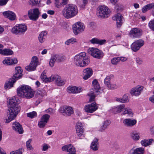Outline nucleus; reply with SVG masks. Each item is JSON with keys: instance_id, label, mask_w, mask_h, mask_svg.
Here are the masks:
<instances>
[{"instance_id": "obj_60", "label": "nucleus", "mask_w": 154, "mask_h": 154, "mask_svg": "<svg viewBox=\"0 0 154 154\" xmlns=\"http://www.w3.org/2000/svg\"><path fill=\"white\" fill-rule=\"evenodd\" d=\"M119 60V62L120 61L124 62L126 61L127 60L126 58L123 57H118Z\"/></svg>"}, {"instance_id": "obj_21", "label": "nucleus", "mask_w": 154, "mask_h": 154, "mask_svg": "<svg viewBox=\"0 0 154 154\" xmlns=\"http://www.w3.org/2000/svg\"><path fill=\"white\" fill-rule=\"evenodd\" d=\"M16 73L13 76L12 79H16L17 80L21 78L22 76L23 70L20 66H18L15 67Z\"/></svg>"}, {"instance_id": "obj_33", "label": "nucleus", "mask_w": 154, "mask_h": 154, "mask_svg": "<svg viewBox=\"0 0 154 154\" xmlns=\"http://www.w3.org/2000/svg\"><path fill=\"white\" fill-rule=\"evenodd\" d=\"M68 0H55L56 6L58 8L63 7L67 3Z\"/></svg>"}, {"instance_id": "obj_62", "label": "nucleus", "mask_w": 154, "mask_h": 154, "mask_svg": "<svg viewBox=\"0 0 154 154\" xmlns=\"http://www.w3.org/2000/svg\"><path fill=\"white\" fill-rule=\"evenodd\" d=\"M149 99L152 103L154 104V95H153L150 97Z\"/></svg>"}, {"instance_id": "obj_43", "label": "nucleus", "mask_w": 154, "mask_h": 154, "mask_svg": "<svg viewBox=\"0 0 154 154\" xmlns=\"http://www.w3.org/2000/svg\"><path fill=\"white\" fill-rule=\"evenodd\" d=\"M46 91L42 89H39L36 91V95L41 97H43L46 95Z\"/></svg>"}, {"instance_id": "obj_19", "label": "nucleus", "mask_w": 154, "mask_h": 154, "mask_svg": "<svg viewBox=\"0 0 154 154\" xmlns=\"http://www.w3.org/2000/svg\"><path fill=\"white\" fill-rule=\"evenodd\" d=\"M113 20H116V21L117 26L118 27H120L123 23V17L120 14H117L115 16L113 17Z\"/></svg>"}, {"instance_id": "obj_46", "label": "nucleus", "mask_w": 154, "mask_h": 154, "mask_svg": "<svg viewBox=\"0 0 154 154\" xmlns=\"http://www.w3.org/2000/svg\"><path fill=\"white\" fill-rule=\"evenodd\" d=\"M119 63L118 57H115L111 60V63L114 65H116Z\"/></svg>"}, {"instance_id": "obj_24", "label": "nucleus", "mask_w": 154, "mask_h": 154, "mask_svg": "<svg viewBox=\"0 0 154 154\" xmlns=\"http://www.w3.org/2000/svg\"><path fill=\"white\" fill-rule=\"evenodd\" d=\"M62 59L61 57L58 55H54L51 57L49 62V65L53 67L54 65L55 61L60 62L61 61Z\"/></svg>"}, {"instance_id": "obj_3", "label": "nucleus", "mask_w": 154, "mask_h": 154, "mask_svg": "<svg viewBox=\"0 0 154 154\" xmlns=\"http://www.w3.org/2000/svg\"><path fill=\"white\" fill-rule=\"evenodd\" d=\"M78 12L77 7L75 5L70 4L64 8L62 13L65 18L69 19L76 15Z\"/></svg>"}, {"instance_id": "obj_20", "label": "nucleus", "mask_w": 154, "mask_h": 154, "mask_svg": "<svg viewBox=\"0 0 154 154\" xmlns=\"http://www.w3.org/2000/svg\"><path fill=\"white\" fill-rule=\"evenodd\" d=\"M12 127L13 130L20 134L23 133V130L22 127L18 122H14Z\"/></svg>"}, {"instance_id": "obj_23", "label": "nucleus", "mask_w": 154, "mask_h": 154, "mask_svg": "<svg viewBox=\"0 0 154 154\" xmlns=\"http://www.w3.org/2000/svg\"><path fill=\"white\" fill-rule=\"evenodd\" d=\"M4 16L11 20H15L16 15L14 13L11 11H7L3 13Z\"/></svg>"}, {"instance_id": "obj_51", "label": "nucleus", "mask_w": 154, "mask_h": 154, "mask_svg": "<svg viewBox=\"0 0 154 154\" xmlns=\"http://www.w3.org/2000/svg\"><path fill=\"white\" fill-rule=\"evenodd\" d=\"M121 99L123 103H127L129 101L128 97L126 94H125L121 98Z\"/></svg>"}, {"instance_id": "obj_11", "label": "nucleus", "mask_w": 154, "mask_h": 154, "mask_svg": "<svg viewBox=\"0 0 154 154\" xmlns=\"http://www.w3.org/2000/svg\"><path fill=\"white\" fill-rule=\"evenodd\" d=\"M142 30L140 28H134L131 30L129 33L130 37L133 38H140L142 35Z\"/></svg>"}, {"instance_id": "obj_49", "label": "nucleus", "mask_w": 154, "mask_h": 154, "mask_svg": "<svg viewBox=\"0 0 154 154\" xmlns=\"http://www.w3.org/2000/svg\"><path fill=\"white\" fill-rule=\"evenodd\" d=\"M32 141V139H30L26 142V146L28 150H32L33 149L32 147L30 144Z\"/></svg>"}, {"instance_id": "obj_5", "label": "nucleus", "mask_w": 154, "mask_h": 154, "mask_svg": "<svg viewBox=\"0 0 154 154\" xmlns=\"http://www.w3.org/2000/svg\"><path fill=\"white\" fill-rule=\"evenodd\" d=\"M27 26L23 23L17 24L11 29L12 33L16 35H21L24 33L27 30Z\"/></svg>"}, {"instance_id": "obj_35", "label": "nucleus", "mask_w": 154, "mask_h": 154, "mask_svg": "<svg viewBox=\"0 0 154 154\" xmlns=\"http://www.w3.org/2000/svg\"><path fill=\"white\" fill-rule=\"evenodd\" d=\"M13 51L11 49L5 48L0 49V54L4 55H10L12 54Z\"/></svg>"}, {"instance_id": "obj_48", "label": "nucleus", "mask_w": 154, "mask_h": 154, "mask_svg": "<svg viewBox=\"0 0 154 154\" xmlns=\"http://www.w3.org/2000/svg\"><path fill=\"white\" fill-rule=\"evenodd\" d=\"M27 116L31 119L37 116V113L35 111H33L27 113Z\"/></svg>"}, {"instance_id": "obj_22", "label": "nucleus", "mask_w": 154, "mask_h": 154, "mask_svg": "<svg viewBox=\"0 0 154 154\" xmlns=\"http://www.w3.org/2000/svg\"><path fill=\"white\" fill-rule=\"evenodd\" d=\"M51 81H55L57 85L58 86H61L64 84V82L62 80L60 76L58 75H52Z\"/></svg>"}, {"instance_id": "obj_12", "label": "nucleus", "mask_w": 154, "mask_h": 154, "mask_svg": "<svg viewBox=\"0 0 154 154\" xmlns=\"http://www.w3.org/2000/svg\"><path fill=\"white\" fill-rule=\"evenodd\" d=\"M144 43V41L141 39L137 40L132 44L131 48L133 51H137L143 45Z\"/></svg>"}, {"instance_id": "obj_6", "label": "nucleus", "mask_w": 154, "mask_h": 154, "mask_svg": "<svg viewBox=\"0 0 154 154\" xmlns=\"http://www.w3.org/2000/svg\"><path fill=\"white\" fill-rule=\"evenodd\" d=\"M41 13L38 8L31 9L28 11V15L29 18L33 21H36L41 15Z\"/></svg>"}, {"instance_id": "obj_26", "label": "nucleus", "mask_w": 154, "mask_h": 154, "mask_svg": "<svg viewBox=\"0 0 154 154\" xmlns=\"http://www.w3.org/2000/svg\"><path fill=\"white\" fill-rule=\"evenodd\" d=\"M83 75L84 76L83 78L85 80H87L93 74V71L92 69L90 68H87L83 70Z\"/></svg>"}, {"instance_id": "obj_28", "label": "nucleus", "mask_w": 154, "mask_h": 154, "mask_svg": "<svg viewBox=\"0 0 154 154\" xmlns=\"http://www.w3.org/2000/svg\"><path fill=\"white\" fill-rule=\"evenodd\" d=\"M16 79H13L12 77L6 82L5 84L4 88L5 89H10L13 87L14 83L16 81Z\"/></svg>"}, {"instance_id": "obj_10", "label": "nucleus", "mask_w": 154, "mask_h": 154, "mask_svg": "<svg viewBox=\"0 0 154 154\" xmlns=\"http://www.w3.org/2000/svg\"><path fill=\"white\" fill-rule=\"evenodd\" d=\"M98 11V16L102 18L107 17L111 12L110 10L108 7L104 5L100 6Z\"/></svg>"}, {"instance_id": "obj_63", "label": "nucleus", "mask_w": 154, "mask_h": 154, "mask_svg": "<svg viewBox=\"0 0 154 154\" xmlns=\"http://www.w3.org/2000/svg\"><path fill=\"white\" fill-rule=\"evenodd\" d=\"M47 13L50 15H53L54 14V12L52 10H49L48 11Z\"/></svg>"}, {"instance_id": "obj_32", "label": "nucleus", "mask_w": 154, "mask_h": 154, "mask_svg": "<svg viewBox=\"0 0 154 154\" xmlns=\"http://www.w3.org/2000/svg\"><path fill=\"white\" fill-rule=\"evenodd\" d=\"M154 142V140L153 139H143L140 142V143L142 146L146 147L150 145Z\"/></svg>"}, {"instance_id": "obj_18", "label": "nucleus", "mask_w": 154, "mask_h": 154, "mask_svg": "<svg viewBox=\"0 0 154 154\" xmlns=\"http://www.w3.org/2000/svg\"><path fill=\"white\" fill-rule=\"evenodd\" d=\"M17 62V58L11 59L9 57L5 58L2 61L3 63L6 65H11L13 64H16Z\"/></svg>"}, {"instance_id": "obj_40", "label": "nucleus", "mask_w": 154, "mask_h": 154, "mask_svg": "<svg viewBox=\"0 0 154 154\" xmlns=\"http://www.w3.org/2000/svg\"><path fill=\"white\" fill-rule=\"evenodd\" d=\"M83 124L81 122H78L75 125L76 132H84V128Z\"/></svg>"}, {"instance_id": "obj_4", "label": "nucleus", "mask_w": 154, "mask_h": 154, "mask_svg": "<svg viewBox=\"0 0 154 154\" xmlns=\"http://www.w3.org/2000/svg\"><path fill=\"white\" fill-rule=\"evenodd\" d=\"M86 53L84 52H81L76 55L74 57V62L75 65L81 67L88 65L89 61L86 57Z\"/></svg>"}, {"instance_id": "obj_57", "label": "nucleus", "mask_w": 154, "mask_h": 154, "mask_svg": "<svg viewBox=\"0 0 154 154\" xmlns=\"http://www.w3.org/2000/svg\"><path fill=\"white\" fill-rule=\"evenodd\" d=\"M8 0H0V5L3 6L6 4Z\"/></svg>"}, {"instance_id": "obj_36", "label": "nucleus", "mask_w": 154, "mask_h": 154, "mask_svg": "<svg viewBox=\"0 0 154 154\" xmlns=\"http://www.w3.org/2000/svg\"><path fill=\"white\" fill-rule=\"evenodd\" d=\"M41 79L44 82H51L52 79V75L49 78H47L46 75V73L44 72H43L41 74Z\"/></svg>"}, {"instance_id": "obj_44", "label": "nucleus", "mask_w": 154, "mask_h": 154, "mask_svg": "<svg viewBox=\"0 0 154 154\" xmlns=\"http://www.w3.org/2000/svg\"><path fill=\"white\" fill-rule=\"evenodd\" d=\"M125 110L122 113L123 115L128 114L129 116L132 117L133 116V113L132 110L129 108H125Z\"/></svg>"}, {"instance_id": "obj_41", "label": "nucleus", "mask_w": 154, "mask_h": 154, "mask_svg": "<svg viewBox=\"0 0 154 154\" xmlns=\"http://www.w3.org/2000/svg\"><path fill=\"white\" fill-rule=\"evenodd\" d=\"M41 0H29L28 2V4L32 7L38 5L40 3Z\"/></svg>"}, {"instance_id": "obj_50", "label": "nucleus", "mask_w": 154, "mask_h": 154, "mask_svg": "<svg viewBox=\"0 0 154 154\" xmlns=\"http://www.w3.org/2000/svg\"><path fill=\"white\" fill-rule=\"evenodd\" d=\"M95 93L96 92L93 91L92 93H89L88 94V95L90 97L89 99V101L90 102H92L94 101L95 97L94 93Z\"/></svg>"}, {"instance_id": "obj_27", "label": "nucleus", "mask_w": 154, "mask_h": 154, "mask_svg": "<svg viewBox=\"0 0 154 154\" xmlns=\"http://www.w3.org/2000/svg\"><path fill=\"white\" fill-rule=\"evenodd\" d=\"M62 149L63 151H67L70 153L75 152V148L71 144L63 146L62 147Z\"/></svg>"}, {"instance_id": "obj_58", "label": "nucleus", "mask_w": 154, "mask_h": 154, "mask_svg": "<svg viewBox=\"0 0 154 154\" xmlns=\"http://www.w3.org/2000/svg\"><path fill=\"white\" fill-rule=\"evenodd\" d=\"M53 109L51 108H49L45 110V112L47 113L51 114L53 112Z\"/></svg>"}, {"instance_id": "obj_37", "label": "nucleus", "mask_w": 154, "mask_h": 154, "mask_svg": "<svg viewBox=\"0 0 154 154\" xmlns=\"http://www.w3.org/2000/svg\"><path fill=\"white\" fill-rule=\"evenodd\" d=\"M110 123V122L109 120L104 121L103 123V125L101 126L99 131L101 132L104 131L109 125Z\"/></svg>"}, {"instance_id": "obj_54", "label": "nucleus", "mask_w": 154, "mask_h": 154, "mask_svg": "<svg viewBox=\"0 0 154 154\" xmlns=\"http://www.w3.org/2000/svg\"><path fill=\"white\" fill-rule=\"evenodd\" d=\"M48 145L46 143H44L42 146V151L47 150L48 149Z\"/></svg>"}, {"instance_id": "obj_61", "label": "nucleus", "mask_w": 154, "mask_h": 154, "mask_svg": "<svg viewBox=\"0 0 154 154\" xmlns=\"http://www.w3.org/2000/svg\"><path fill=\"white\" fill-rule=\"evenodd\" d=\"M115 100L117 102L123 103L122 100L121 98H119L116 97L115 98Z\"/></svg>"}, {"instance_id": "obj_59", "label": "nucleus", "mask_w": 154, "mask_h": 154, "mask_svg": "<svg viewBox=\"0 0 154 154\" xmlns=\"http://www.w3.org/2000/svg\"><path fill=\"white\" fill-rule=\"evenodd\" d=\"M141 10L142 11L143 13H145L147 11L149 10L148 8L147 7V6L146 5L143 7Z\"/></svg>"}, {"instance_id": "obj_39", "label": "nucleus", "mask_w": 154, "mask_h": 154, "mask_svg": "<svg viewBox=\"0 0 154 154\" xmlns=\"http://www.w3.org/2000/svg\"><path fill=\"white\" fill-rule=\"evenodd\" d=\"M98 139L95 138L91 143V148L94 151H96L98 149V147L97 146L98 144Z\"/></svg>"}, {"instance_id": "obj_56", "label": "nucleus", "mask_w": 154, "mask_h": 154, "mask_svg": "<svg viewBox=\"0 0 154 154\" xmlns=\"http://www.w3.org/2000/svg\"><path fill=\"white\" fill-rule=\"evenodd\" d=\"M147 7L148 8V9L149 10L152 9L154 7V3H152L150 4H149L146 5Z\"/></svg>"}, {"instance_id": "obj_42", "label": "nucleus", "mask_w": 154, "mask_h": 154, "mask_svg": "<svg viewBox=\"0 0 154 154\" xmlns=\"http://www.w3.org/2000/svg\"><path fill=\"white\" fill-rule=\"evenodd\" d=\"M144 149L143 147H140L134 150L133 154H144Z\"/></svg>"}, {"instance_id": "obj_1", "label": "nucleus", "mask_w": 154, "mask_h": 154, "mask_svg": "<svg viewBox=\"0 0 154 154\" xmlns=\"http://www.w3.org/2000/svg\"><path fill=\"white\" fill-rule=\"evenodd\" d=\"M8 100L7 103L10 107L8 109V119H6V123H8L14 120L20 110V107L17 104L15 97H12Z\"/></svg>"}, {"instance_id": "obj_30", "label": "nucleus", "mask_w": 154, "mask_h": 154, "mask_svg": "<svg viewBox=\"0 0 154 154\" xmlns=\"http://www.w3.org/2000/svg\"><path fill=\"white\" fill-rule=\"evenodd\" d=\"M81 88L75 86H69L67 88L68 92L71 93H77L80 92Z\"/></svg>"}, {"instance_id": "obj_53", "label": "nucleus", "mask_w": 154, "mask_h": 154, "mask_svg": "<svg viewBox=\"0 0 154 154\" xmlns=\"http://www.w3.org/2000/svg\"><path fill=\"white\" fill-rule=\"evenodd\" d=\"M84 132H76L78 137L80 139H82L85 137V135L84 134Z\"/></svg>"}, {"instance_id": "obj_31", "label": "nucleus", "mask_w": 154, "mask_h": 154, "mask_svg": "<svg viewBox=\"0 0 154 154\" xmlns=\"http://www.w3.org/2000/svg\"><path fill=\"white\" fill-rule=\"evenodd\" d=\"M90 42L92 44H99L101 45L105 44L106 43V40L104 39L99 40L97 38H93L91 40Z\"/></svg>"}, {"instance_id": "obj_14", "label": "nucleus", "mask_w": 154, "mask_h": 154, "mask_svg": "<svg viewBox=\"0 0 154 154\" xmlns=\"http://www.w3.org/2000/svg\"><path fill=\"white\" fill-rule=\"evenodd\" d=\"M143 87L142 86H137L132 88L129 91L131 96H139L143 90Z\"/></svg>"}, {"instance_id": "obj_2", "label": "nucleus", "mask_w": 154, "mask_h": 154, "mask_svg": "<svg viewBox=\"0 0 154 154\" xmlns=\"http://www.w3.org/2000/svg\"><path fill=\"white\" fill-rule=\"evenodd\" d=\"M18 95L27 99H30L33 97L35 91L31 87L26 85H20L17 89Z\"/></svg>"}, {"instance_id": "obj_45", "label": "nucleus", "mask_w": 154, "mask_h": 154, "mask_svg": "<svg viewBox=\"0 0 154 154\" xmlns=\"http://www.w3.org/2000/svg\"><path fill=\"white\" fill-rule=\"evenodd\" d=\"M131 136L132 139L135 141L138 140L140 138V134L137 132H132Z\"/></svg>"}, {"instance_id": "obj_55", "label": "nucleus", "mask_w": 154, "mask_h": 154, "mask_svg": "<svg viewBox=\"0 0 154 154\" xmlns=\"http://www.w3.org/2000/svg\"><path fill=\"white\" fill-rule=\"evenodd\" d=\"M136 62L138 65H141L143 63V61L142 60L139 58L137 57L136 59Z\"/></svg>"}, {"instance_id": "obj_29", "label": "nucleus", "mask_w": 154, "mask_h": 154, "mask_svg": "<svg viewBox=\"0 0 154 154\" xmlns=\"http://www.w3.org/2000/svg\"><path fill=\"white\" fill-rule=\"evenodd\" d=\"M125 107L124 104L119 105L113 108L112 111L115 114L120 113L125 109Z\"/></svg>"}, {"instance_id": "obj_8", "label": "nucleus", "mask_w": 154, "mask_h": 154, "mask_svg": "<svg viewBox=\"0 0 154 154\" xmlns=\"http://www.w3.org/2000/svg\"><path fill=\"white\" fill-rule=\"evenodd\" d=\"M113 76L112 75H110L107 76L104 80V84L109 89L115 90L119 87V85L116 82H111V77Z\"/></svg>"}, {"instance_id": "obj_13", "label": "nucleus", "mask_w": 154, "mask_h": 154, "mask_svg": "<svg viewBox=\"0 0 154 154\" xmlns=\"http://www.w3.org/2000/svg\"><path fill=\"white\" fill-rule=\"evenodd\" d=\"M84 29V24L80 22H77L73 25V29L74 34L76 35L83 31Z\"/></svg>"}, {"instance_id": "obj_9", "label": "nucleus", "mask_w": 154, "mask_h": 154, "mask_svg": "<svg viewBox=\"0 0 154 154\" xmlns=\"http://www.w3.org/2000/svg\"><path fill=\"white\" fill-rule=\"evenodd\" d=\"M39 64L37 57L34 56L32 57L30 64L26 67V69L29 71H34L37 66Z\"/></svg>"}, {"instance_id": "obj_47", "label": "nucleus", "mask_w": 154, "mask_h": 154, "mask_svg": "<svg viewBox=\"0 0 154 154\" xmlns=\"http://www.w3.org/2000/svg\"><path fill=\"white\" fill-rule=\"evenodd\" d=\"M24 151V149L23 148H19L18 149L11 152L10 154H22Z\"/></svg>"}, {"instance_id": "obj_38", "label": "nucleus", "mask_w": 154, "mask_h": 154, "mask_svg": "<svg viewBox=\"0 0 154 154\" xmlns=\"http://www.w3.org/2000/svg\"><path fill=\"white\" fill-rule=\"evenodd\" d=\"M92 85L94 87V92H98L100 88V86L97 80L95 79L92 82Z\"/></svg>"}, {"instance_id": "obj_7", "label": "nucleus", "mask_w": 154, "mask_h": 154, "mask_svg": "<svg viewBox=\"0 0 154 154\" xmlns=\"http://www.w3.org/2000/svg\"><path fill=\"white\" fill-rule=\"evenodd\" d=\"M87 51L90 54L97 59L102 58L104 56V54L102 51L95 48H89L88 49Z\"/></svg>"}, {"instance_id": "obj_34", "label": "nucleus", "mask_w": 154, "mask_h": 154, "mask_svg": "<svg viewBox=\"0 0 154 154\" xmlns=\"http://www.w3.org/2000/svg\"><path fill=\"white\" fill-rule=\"evenodd\" d=\"M47 34V32L45 31H43L39 34L38 39L41 43H42L45 40V37Z\"/></svg>"}, {"instance_id": "obj_15", "label": "nucleus", "mask_w": 154, "mask_h": 154, "mask_svg": "<svg viewBox=\"0 0 154 154\" xmlns=\"http://www.w3.org/2000/svg\"><path fill=\"white\" fill-rule=\"evenodd\" d=\"M98 107L95 102H93L91 104L85 105L84 107V109L86 112L89 113H92L95 111Z\"/></svg>"}, {"instance_id": "obj_16", "label": "nucleus", "mask_w": 154, "mask_h": 154, "mask_svg": "<svg viewBox=\"0 0 154 154\" xmlns=\"http://www.w3.org/2000/svg\"><path fill=\"white\" fill-rule=\"evenodd\" d=\"M61 113H64V115H66L69 116L73 113V110L72 107L70 106H65L61 107L59 109Z\"/></svg>"}, {"instance_id": "obj_17", "label": "nucleus", "mask_w": 154, "mask_h": 154, "mask_svg": "<svg viewBox=\"0 0 154 154\" xmlns=\"http://www.w3.org/2000/svg\"><path fill=\"white\" fill-rule=\"evenodd\" d=\"M50 116L47 114L43 115L41 118V120L38 122V125L40 128H43L47 123Z\"/></svg>"}, {"instance_id": "obj_64", "label": "nucleus", "mask_w": 154, "mask_h": 154, "mask_svg": "<svg viewBox=\"0 0 154 154\" xmlns=\"http://www.w3.org/2000/svg\"><path fill=\"white\" fill-rule=\"evenodd\" d=\"M0 154H6L4 150L0 147Z\"/></svg>"}, {"instance_id": "obj_52", "label": "nucleus", "mask_w": 154, "mask_h": 154, "mask_svg": "<svg viewBox=\"0 0 154 154\" xmlns=\"http://www.w3.org/2000/svg\"><path fill=\"white\" fill-rule=\"evenodd\" d=\"M148 26L150 29L154 31V20H152L149 22Z\"/></svg>"}, {"instance_id": "obj_25", "label": "nucleus", "mask_w": 154, "mask_h": 154, "mask_svg": "<svg viewBox=\"0 0 154 154\" xmlns=\"http://www.w3.org/2000/svg\"><path fill=\"white\" fill-rule=\"evenodd\" d=\"M124 125L128 127H131L135 125L137 123L136 119H127L123 121Z\"/></svg>"}]
</instances>
